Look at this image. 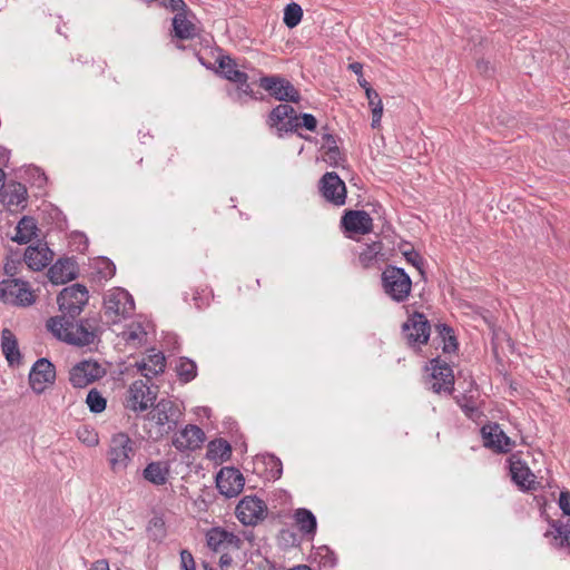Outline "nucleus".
<instances>
[{"label": "nucleus", "mask_w": 570, "mask_h": 570, "mask_svg": "<svg viewBox=\"0 0 570 570\" xmlns=\"http://www.w3.org/2000/svg\"><path fill=\"white\" fill-rule=\"evenodd\" d=\"M47 328L55 337L76 346H87L95 342L96 325L90 321L73 322L66 315L48 320Z\"/></svg>", "instance_id": "obj_1"}, {"label": "nucleus", "mask_w": 570, "mask_h": 570, "mask_svg": "<svg viewBox=\"0 0 570 570\" xmlns=\"http://www.w3.org/2000/svg\"><path fill=\"white\" fill-rule=\"evenodd\" d=\"M106 456L110 470L122 473L135 456V442L125 432L115 433L110 438Z\"/></svg>", "instance_id": "obj_2"}, {"label": "nucleus", "mask_w": 570, "mask_h": 570, "mask_svg": "<svg viewBox=\"0 0 570 570\" xmlns=\"http://www.w3.org/2000/svg\"><path fill=\"white\" fill-rule=\"evenodd\" d=\"M181 416L178 406L169 400H160L153 411L148 414V419L156 424L155 435L151 438L158 439L165 434L174 431Z\"/></svg>", "instance_id": "obj_3"}, {"label": "nucleus", "mask_w": 570, "mask_h": 570, "mask_svg": "<svg viewBox=\"0 0 570 570\" xmlns=\"http://www.w3.org/2000/svg\"><path fill=\"white\" fill-rule=\"evenodd\" d=\"M105 315L112 322L118 323L128 317L135 309L132 296L124 288L116 287L108 291L104 299Z\"/></svg>", "instance_id": "obj_4"}, {"label": "nucleus", "mask_w": 570, "mask_h": 570, "mask_svg": "<svg viewBox=\"0 0 570 570\" xmlns=\"http://www.w3.org/2000/svg\"><path fill=\"white\" fill-rule=\"evenodd\" d=\"M382 285L393 301L404 302L411 293L412 282L404 269L389 266L382 274Z\"/></svg>", "instance_id": "obj_5"}, {"label": "nucleus", "mask_w": 570, "mask_h": 570, "mask_svg": "<svg viewBox=\"0 0 570 570\" xmlns=\"http://www.w3.org/2000/svg\"><path fill=\"white\" fill-rule=\"evenodd\" d=\"M0 299L11 305L28 306L35 302V294L27 282L9 278L0 283Z\"/></svg>", "instance_id": "obj_6"}, {"label": "nucleus", "mask_w": 570, "mask_h": 570, "mask_svg": "<svg viewBox=\"0 0 570 570\" xmlns=\"http://www.w3.org/2000/svg\"><path fill=\"white\" fill-rule=\"evenodd\" d=\"M62 315L73 318L88 302V291L83 285L73 284L63 288L57 298Z\"/></svg>", "instance_id": "obj_7"}, {"label": "nucleus", "mask_w": 570, "mask_h": 570, "mask_svg": "<svg viewBox=\"0 0 570 570\" xmlns=\"http://www.w3.org/2000/svg\"><path fill=\"white\" fill-rule=\"evenodd\" d=\"M259 86L279 101L298 102V90L285 78L279 76H265L259 79Z\"/></svg>", "instance_id": "obj_8"}, {"label": "nucleus", "mask_w": 570, "mask_h": 570, "mask_svg": "<svg viewBox=\"0 0 570 570\" xmlns=\"http://www.w3.org/2000/svg\"><path fill=\"white\" fill-rule=\"evenodd\" d=\"M105 368L96 361H82L69 372L70 383L75 387H85L105 375Z\"/></svg>", "instance_id": "obj_9"}, {"label": "nucleus", "mask_w": 570, "mask_h": 570, "mask_svg": "<svg viewBox=\"0 0 570 570\" xmlns=\"http://www.w3.org/2000/svg\"><path fill=\"white\" fill-rule=\"evenodd\" d=\"M267 507L257 497H245L236 507V517L245 525H254L266 515Z\"/></svg>", "instance_id": "obj_10"}, {"label": "nucleus", "mask_w": 570, "mask_h": 570, "mask_svg": "<svg viewBox=\"0 0 570 570\" xmlns=\"http://www.w3.org/2000/svg\"><path fill=\"white\" fill-rule=\"evenodd\" d=\"M155 394L142 381H135L127 391L125 406L134 412H144L154 404Z\"/></svg>", "instance_id": "obj_11"}, {"label": "nucleus", "mask_w": 570, "mask_h": 570, "mask_svg": "<svg viewBox=\"0 0 570 570\" xmlns=\"http://www.w3.org/2000/svg\"><path fill=\"white\" fill-rule=\"evenodd\" d=\"M267 124L275 128L279 136L283 132L296 131L297 114L292 106L281 104L271 111Z\"/></svg>", "instance_id": "obj_12"}, {"label": "nucleus", "mask_w": 570, "mask_h": 570, "mask_svg": "<svg viewBox=\"0 0 570 570\" xmlns=\"http://www.w3.org/2000/svg\"><path fill=\"white\" fill-rule=\"evenodd\" d=\"M322 196L335 206H342L346 200L345 183L336 173H326L320 180Z\"/></svg>", "instance_id": "obj_13"}, {"label": "nucleus", "mask_w": 570, "mask_h": 570, "mask_svg": "<svg viewBox=\"0 0 570 570\" xmlns=\"http://www.w3.org/2000/svg\"><path fill=\"white\" fill-rule=\"evenodd\" d=\"M56 379L55 366L47 358L38 360L29 374V383L32 391L41 394Z\"/></svg>", "instance_id": "obj_14"}, {"label": "nucleus", "mask_w": 570, "mask_h": 570, "mask_svg": "<svg viewBox=\"0 0 570 570\" xmlns=\"http://www.w3.org/2000/svg\"><path fill=\"white\" fill-rule=\"evenodd\" d=\"M403 334L410 345L425 344L430 336V325L421 313L413 314L402 326Z\"/></svg>", "instance_id": "obj_15"}, {"label": "nucleus", "mask_w": 570, "mask_h": 570, "mask_svg": "<svg viewBox=\"0 0 570 570\" xmlns=\"http://www.w3.org/2000/svg\"><path fill=\"white\" fill-rule=\"evenodd\" d=\"M430 389L440 394L442 392L450 394L453 391L454 375L452 368L446 363H440L438 360L431 362Z\"/></svg>", "instance_id": "obj_16"}, {"label": "nucleus", "mask_w": 570, "mask_h": 570, "mask_svg": "<svg viewBox=\"0 0 570 570\" xmlns=\"http://www.w3.org/2000/svg\"><path fill=\"white\" fill-rule=\"evenodd\" d=\"M216 485L226 498L238 495L244 488V476L235 468H223L216 476Z\"/></svg>", "instance_id": "obj_17"}, {"label": "nucleus", "mask_w": 570, "mask_h": 570, "mask_svg": "<svg viewBox=\"0 0 570 570\" xmlns=\"http://www.w3.org/2000/svg\"><path fill=\"white\" fill-rule=\"evenodd\" d=\"M205 441L204 431L197 426L189 424L180 432L176 433L173 439V445L178 451H194L199 449Z\"/></svg>", "instance_id": "obj_18"}, {"label": "nucleus", "mask_w": 570, "mask_h": 570, "mask_svg": "<svg viewBox=\"0 0 570 570\" xmlns=\"http://www.w3.org/2000/svg\"><path fill=\"white\" fill-rule=\"evenodd\" d=\"M207 546L215 552H224L228 549H239L240 539L232 532L222 528H213L207 534Z\"/></svg>", "instance_id": "obj_19"}, {"label": "nucleus", "mask_w": 570, "mask_h": 570, "mask_svg": "<svg viewBox=\"0 0 570 570\" xmlns=\"http://www.w3.org/2000/svg\"><path fill=\"white\" fill-rule=\"evenodd\" d=\"M481 433L484 445L497 452H508L513 445L510 438L505 435L497 423L484 425Z\"/></svg>", "instance_id": "obj_20"}, {"label": "nucleus", "mask_w": 570, "mask_h": 570, "mask_svg": "<svg viewBox=\"0 0 570 570\" xmlns=\"http://www.w3.org/2000/svg\"><path fill=\"white\" fill-rule=\"evenodd\" d=\"M342 225L347 232L365 235L373 229V219L365 210H347L342 217Z\"/></svg>", "instance_id": "obj_21"}, {"label": "nucleus", "mask_w": 570, "mask_h": 570, "mask_svg": "<svg viewBox=\"0 0 570 570\" xmlns=\"http://www.w3.org/2000/svg\"><path fill=\"white\" fill-rule=\"evenodd\" d=\"M53 258V253L47 245L39 244L37 246H29L24 253V262L32 271H41Z\"/></svg>", "instance_id": "obj_22"}, {"label": "nucleus", "mask_w": 570, "mask_h": 570, "mask_svg": "<svg viewBox=\"0 0 570 570\" xmlns=\"http://www.w3.org/2000/svg\"><path fill=\"white\" fill-rule=\"evenodd\" d=\"M26 196L27 190L23 185L11 183L4 187L0 200L10 212H17L24 207Z\"/></svg>", "instance_id": "obj_23"}, {"label": "nucleus", "mask_w": 570, "mask_h": 570, "mask_svg": "<svg viewBox=\"0 0 570 570\" xmlns=\"http://www.w3.org/2000/svg\"><path fill=\"white\" fill-rule=\"evenodd\" d=\"M138 371L147 379H151L159 373L164 372L165 368V356L161 352L155 350L144 357L140 362L136 363Z\"/></svg>", "instance_id": "obj_24"}, {"label": "nucleus", "mask_w": 570, "mask_h": 570, "mask_svg": "<svg viewBox=\"0 0 570 570\" xmlns=\"http://www.w3.org/2000/svg\"><path fill=\"white\" fill-rule=\"evenodd\" d=\"M75 263L71 259H59L48 271V277L52 284H65L76 277Z\"/></svg>", "instance_id": "obj_25"}, {"label": "nucleus", "mask_w": 570, "mask_h": 570, "mask_svg": "<svg viewBox=\"0 0 570 570\" xmlns=\"http://www.w3.org/2000/svg\"><path fill=\"white\" fill-rule=\"evenodd\" d=\"M118 337L127 346L138 348L145 344L147 340V331L141 323L132 322L118 335Z\"/></svg>", "instance_id": "obj_26"}, {"label": "nucleus", "mask_w": 570, "mask_h": 570, "mask_svg": "<svg viewBox=\"0 0 570 570\" xmlns=\"http://www.w3.org/2000/svg\"><path fill=\"white\" fill-rule=\"evenodd\" d=\"M218 67L223 76L235 83L245 85L248 80L247 73L237 69V63L229 56H222L217 59Z\"/></svg>", "instance_id": "obj_27"}, {"label": "nucleus", "mask_w": 570, "mask_h": 570, "mask_svg": "<svg viewBox=\"0 0 570 570\" xmlns=\"http://www.w3.org/2000/svg\"><path fill=\"white\" fill-rule=\"evenodd\" d=\"M1 348L10 365L20 363L21 354L17 338L8 328H4L1 333Z\"/></svg>", "instance_id": "obj_28"}, {"label": "nucleus", "mask_w": 570, "mask_h": 570, "mask_svg": "<svg viewBox=\"0 0 570 570\" xmlns=\"http://www.w3.org/2000/svg\"><path fill=\"white\" fill-rule=\"evenodd\" d=\"M322 158L331 166H337L342 159L336 139L332 134L325 132L322 136L321 145Z\"/></svg>", "instance_id": "obj_29"}, {"label": "nucleus", "mask_w": 570, "mask_h": 570, "mask_svg": "<svg viewBox=\"0 0 570 570\" xmlns=\"http://www.w3.org/2000/svg\"><path fill=\"white\" fill-rule=\"evenodd\" d=\"M510 473L512 480L523 489H531L534 482V475L530 469L520 460L510 461Z\"/></svg>", "instance_id": "obj_30"}, {"label": "nucleus", "mask_w": 570, "mask_h": 570, "mask_svg": "<svg viewBox=\"0 0 570 570\" xmlns=\"http://www.w3.org/2000/svg\"><path fill=\"white\" fill-rule=\"evenodd\" d=\"M142 474L150 483L155 485H163L167 482L169 469L164 462H151L145 468Z\"/></svg>", "instance_id": "obj_31"}, {"label": "nucleus", "mask_w": 570, "mask_h": 570, "mask_svg": "<svg viewBox=\"0 0 570 570\" xmlns=\"http://www.w3.org/2000/svg\"><path fill=\"white\" fill-rule=\"evenodd\" d=\"M175 36L179 39H191L197 36L196 24L185 13H177L173 19Z\"/></svg>", "instance_id": "obj_32"}, {"label": "nucleus", "mask_w": 570, "mask_h": 570, "mask_svg": "<svg viewBox=\"0 0 570 570\" xmlns=\"http://www.w3.org/2000/svg\"><path fill=\"white\" fill-rule=\"evenodd\" d=\"M37 224L32 217L24 216L16 227V235L12 239L19 244L29 243L36 236Z\"/></svg>", "instance_id": "obj_33"}, {"label": "nucleus", "mask_w": 570, "mask_h": 570, "mask_svg": "<svg viewBox=\"0 0 570 570\" xmlns=\"http://www.w3.org/2000/svg\"><path fill=\"white\" fill-rule=\"evenodd\" d=\"M294 519L301 532L313 534L316 530V518L307 509H297L294 513Z\"/></svg>", "instance_id": "obj_34"}, {"label": "nucleus", "mask_w": 570, "mask_h": 570, "mask_svg": "<svg viewBox=\"0 0 570 570\" xmlns=\"http://www.w3.org/2000/svg\"><path fill=\"white\" fill-rule=\"evenodd\" d=\"M232 454V448L225 440H214L208 444V456L212 460L226 461Z\"/></svg>", "instance_id": "obj_35"}, {"label": "nucleus", "mask_w": 570, "mask_h": 570, "mask_svg": "<svg viewBox=\"0 0 570 570\" xmlns=\"http://www.w3.org/2000/svg\"><path fill=\"white\" fill-rule=\"evenodd\" d=\"M176 371L183 382H190L197 375V366L189 358L181 357L176 364Z\"/></svg>", "instance_id": "obj_36"}, {"label": "nucleus", "mask_w": 570, "mask_h": 570, "mask_svg": "<svg viewBox=\"0 0 570 570\" xmlns=\"http://www.w3.org/2000/svg\"><path fill=\"white\" fill-rule=\"evenodd\" d=\"M302 17H303V10H302L301 6L293 2V3H289L286 6V8L284 10L283 20H284V23L288 28H294L301 22Z\"/></svg>", "instance_id": "obj_37"}, {"label": "nucleus", "mask_w": 570, "mask_h": 570, "mask_svg": "<svg viewBox=\"0 0 570 570\" xmlns=\"http://www.w3.org/2000/svg\"><path fill=\"white\" fill-rule=\"evenodd\" d=\"M381 250L382 244L380 242H373L372 244L367 245L366 248L363 252H361L358 256L363 267H370L374 263Z\"/></svg>", "instance_id": "obj_38"}, {"label": "nucleus", "mask_w": 570, "mask_h": 570, "mask_svg": "<svg viewBox=\"0 0 570 570\" xmlns=\"http://www.w3.org/2000/svg\"><path fill=\"white\" fill-rule=\"evenodd\" d=\"M86 403L92 413H101L107 405L106 399L96 389L88 392Z\"/></svg>", "instance_id": "obj_39"}, {"label": "nucleus", "mask_w": 570, "mask_h": 570, "mask_svg": "<svg viewBox=\"0 0 570 570\" xmlns=\"http://www.w3.org/2000/svg\"><path fill=\"white\" fill-rule=\"evenodd\" d=\"M553 535L557 546H570V525L569 524H553V530L550 532Z\"/></svg>", "instance_id": "obj_40"}, {"label": "nucleus", "mask_w": 570, "mask_h": 570, "mask_svg": "<svg viewBox=\"0 0 570 570\" xmlns=\"http://www.w3.org/2000/svg\"><path fill=\"white\" fill-rule=\"evenodd\" d=\"M77 436L80 442L86 444L87 446H96L99 443L98 433L88 426H82L78 429Z\"/></svg>", "instance_id": "obj_41"}, {"label": "nucleus", "mask_w": 570, "mask_h": 570, "mask_svg": "<svg viewBox=\"0 0 570 570\" xmlns=\"http://www.w3.org/2000/svg\"><path fill=\"white\" fill-rule=\"evenodd\" d=\"M438 331H439L440 335L444 340V347H443V350L445 352L454 351L456 348V341H455V337L452 335L451 327L442 324V325L438 326Z\"/></svg>", "instance_id": "obj_42"}, {"label": "nucleus", "mask_w": 570, "mask_h": 570, "mask_svg": "<svg viewBox=\"0 0 570 570\" xmlns=\"http://www.w3.org/2000/svg\"><path fill=\"white\" fill-rule=\"evenodd\" d=\"M297 129L301 127L306 128L309 131H314L317 127L316 118L311 114H301L297 115Z\"/></svg>", "instance_id": "obj_43"}, {"label": "nucleus", "mask_w": 570, "mask_h": 570, "mask_svg": "<svg viewBox=\"0 0 570 570\" xmlns=\"http://www.w3.org/2000/svg\"><path fill=\"white\" fill-rule=\"evenodd\" d=\"M229 96L232 97V99L234 101L242 104L244 101V96L253 97V90L246 81L245 85H239L238 88L234 92L229 94Z\"/></svg>", "instance_id": "obj_44"}, {"label": "nucleus", "mask_w": 570, "mask_h": 570, "mask_svg": "<svg viewBox=\"0 0 570 570\" xmlns=\"http://www.w3.org/2000/svg\"><path fill=\"white\" fill-rule=\"evenodd\" d=\"M180 562L184 570H196L194 557L189 551L183 550L180 552Z\"/></svg>", "instance_id": "obj_45"}, {"label": "nucleus", "mask_w": 570, "mask_h": 570, "mask_svg": "<svg viewBox=\"0 0 570 570\" xmlns=\"http://www.w3.org/2000/svg\"><path fill=\"white\" fill-rule=\"evenodd\" d=\"M267 460H268L267 463L271 464V466H272V469H271L272 476L275 479L281 478V475H282L281 460L275 458L274 455H268Z\"/></svg>", "instance_id": "obj_46"}, {"label": "nucleus", "mask_w": 570, "mask_h": 570, "mask_svg": "<svg viewBox=\"0 0 570 570\" xmlns=\"http://www.w3.org/2000/svg\"><path fill=\"white\" fill-rule=\"evenodd\" d=\"M559 507L564 514L570 515V492L562 491L559 497Z\"/></svg>", "instance_id": "obj_47"}, {"label": "nucleus", "mask_w": 570, "mask_h": 570, "mask_svg": "<svg viewBox=\"0 0 570 570\" xmlns=\"http://www.w3.org/2000/svg\"><path fill=\"white\" fill-rule=\"evenodd\" d=\"M404 256L409 263H411L413 266H415L422 273V271H421L422 258L419 255V253H416L414 250L405 252Z\"/></svg>", "instance_id": "obj_48"}, {"label": "nucleus", "mask_w": 570, "mask_h": 570, "mask_svg": "<svg viewBox=\"0 0 570 570\" xmlns=\"http://www.w3.org/2000/svg\"><path fill=\"white\" fill-rule=\"evenodd\" d=\"M382 114H383V105H379V102H376L375 107L372 108V127L373 128H376L377 126H380Z\"/></svg>", "instance_id": "obj_49"}, {"label": "nucleus", "mask_w": 570, "mask_h": 570, "mask_svg": "<svg viewBox=\"0 0 570 570\" xmlns=\"http://www.w3.org/2000/svg\"><path fill=\"white\" fill-rule=\"evenodd\" d=\"M366 98L368 100V105L373 108L375 107L376 102H379V105H382V100L379 96V94L372 89V88H366Z\"/></svg>", "instance_id": "obj_50"}, {"label": "nucleus", "mask_w": 570, "mask_h": 570, "mask_svg": "<svg viewBox=\"0 0 570 570\" xmlns=\"http://www.w3.org/2000/svg\"><path fill=\"white\" fill-rule=\"evenodd\" d=\"M461 407H462L463 412L465 413V415L470 419H475L479 414V411L474 405L464 403V404H461Z\"/></svg>", "instance_id": "obj_51"}, {"label": "nucleus", "mask_w": 570, "mask_h": 570, "mask_svg": "<svg viewBox=\"0 0 570 570\" xmlns=\"http://www.w3.org/2000/svg\"><path fill=\"white\" fill-rule=\"evenodd\" d=\"M476 68L478 70L481 72V73H484L487 75L490 70V63L489 61H485V60H480L478 61L476 63Z\"/></svg>", "instance_id": "obj_52"}, {"label": "nucleus", "mask_w": 570, "mask_h": 570, "mask_svg": "<svg viewBox=\"0 0 570 570\" xmlns=\"http://www.w3.org/2000/svg\"><path fill=\"white\" fill-rule=\"evenodd\" d=\"M350 70L356 73L358 77L363 76V65L360 62H353L348 66Z\"/></svg>", "instance_id": "obj_53"}, {"label": "nucleus", "mask_w": 570, "mask_h": 570, "mask_svg": "<svg viewBox=\"0 0 570 570\" xmlns=\"http://www.w3.org/2000/svg\"><path fill=\"white\" fill-rule=\"evenodd\" d=\"M233 559L229 554H227L225 551L220 556L219 564L222 568L230 566Z\"/></svg>", "instance_id": "obj_54"}, {"label": "nucleus", "mask_w": 570, "mask_h": 570, "mask_svg": "<svg viewBox=\"0 0 570 570\" xmlns=\"http://www.w3.org/2000/svg\"><path fill=\"white\" fill-rule=\"evenodd\" d=\"M92 570H109L108 562L105 560L96 561L92 566Z\"/></svg>", "instance_id": "obj_55"}, {"label": "nucleus", "mask_w": 570, "mask_h": 570, "mask_svg": "<svg viewBox=\"0 0 570 570\" xmlns=\"http://www.w3.org/2000/svg\"><path fill=\"white\" fill-rule=\"evenodd\" d=\"M167 6H169L173 10H178L184 6L183 0H165Z\"/></svg>", "instance_id": "obj_56"}, {"label": "nucleus", "mask_w": 570, "mask_h": 570, "mask_svg": "<svg viewBox=\"0 0 570 570\" xmlns=\"http://www.w3.org/2000/svg\"><path fill=\"white\" fill-rule=\"evenodd\" d=\"M4 178H6V175H4L3 170L0 169V190L4 189V187H6L4 186Z\"/></svg>", "instance_id": "obj_57"}, {"label": "nucleus", "mask_w": 570, "mask_h": 570, "mask_svg": "<svg viewBox=\"0 0 570 570\" xmlns=\"http://www.w3.org/2000/svg\"><path fill=\"white\" fill-rule=\"evenodd\" d=\"M358 83H360V86H361V87H363L365 90H366V88H371V87L368 86V82H367L364 78H362V77H358Z\"/></svg>", "instance_id": "obj_58"}, {"label": "nucleus", "mask_w": 570, "mask_h": 570, "mask_svg": "<svg viewBox=\"0 0 570 570\" xmlns=\"http://www.w3.org/2000/svg\"><path fill=\"white\" fill-rule=\"evenodd\" d=\"M107 265L110 268V271L108 272V274H106V276H112L115 274V266L111 265L109 262H107Z\"/></svg>", "instance_id": "obj_59"}, {"label": "nucleus", "mask_w": 570, "mask_h": 570, "mask_svg": "<svg viewBox=\"0 0 570 570\" xmlns=\"http://www.w3.org/2000/svg\"><path fill=\"white\" fill-rule=\"evenodd\" d=\"M568 401L570 402V387L567 390Z\"/></svg>", "instance_id": "obj_60"}, {"label": "nucleus", "mask_w": 570, "mask_h": 570, "mask_svg": "<svg viewBox=\"0 0 570 570\" xmlns=\"http://www.w3.org/2000/svg\"><path fill=\"white\" fill-rule=\"evenodd\" d=\"M569 130H570V127H569ZM567 137L570 138V132L567 134Z\"/></svg>", "instance_id": "obj_61"}]
</instances>
